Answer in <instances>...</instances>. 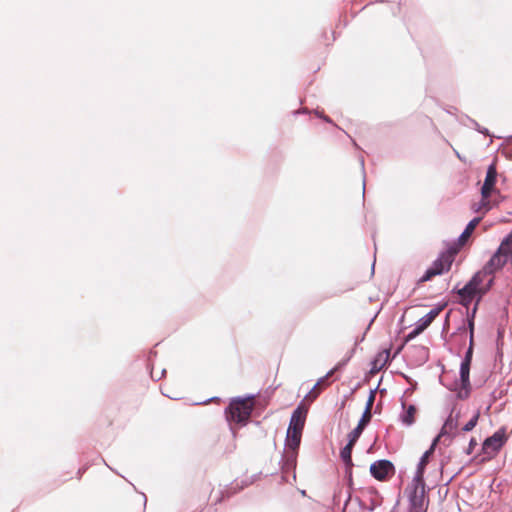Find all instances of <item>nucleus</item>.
<instances>
[{
	"mask_svg": "<svg viewBox=\"0 0 512 512\" xmlns=\"http://www.w3.org/2000/svg\"><path fill=\"white\" fill-rule=\"evenodd\" d=\"M494 282V272L487 269V265L482 270L478 271L472 279L458 291L463 303L467 306L476 297L481 298L485 295Z\"/></svg>",
	"mask_w": 512,
	"mask_h": 512,
	"instance_id": "nucleus-1",
	"label": "nucleus"
},
{
	"mask_svg": "<svg viewBox=\"0 0 512 512\" xmlns=\"http://www.w3.org/2000/svg\"><path fill=\"white\" fill-rule=\"evenodd\" d=\"M458 251V247L452 246L449 247L443 253H441L439 258L436 259L431 265V267H429L426 270L425 274L421 277L420 281H428L437 275H441L442 273L449 271Z\"/></svg>",
	"mask_w": 512,
	"mask_h": 512,
	"instance_id": "nucleus-2",
	"label": "nucleus"
},
{
	"mask_svg": "<svg viewBox=\"0 0 512 512\" xmlns=\"http://www.w3.org/2000/svg\"><path fill=\"white\" fill-rule=\"evenodd\" d=\"M509 262L512 263V232L504 238L486 265L487 269H491L495 273Z\"/></svg>",
	"mask_w": 512,
	"mask_h": 512,
	"instance_id": "nucleus-3",
	"label": "nucleus"
},
{
	"mask_svg": "<svg viewBox=\"0 0 512 512\" xmlns=\"http://www.w3.org/2000/svg\"><path fill=\"white\" fill-rule=\"evenodd\" d=\"M254 403L251 399H237L231 401L227 409V419L237 423H245L253 410Z\"/></svg>",
	"mask_w": 512,
	"mask_h": 512,
	"instance_id": "nucleus-4",
	"label": "nucleus"
},
{
	"mask_svg": "<svg viewBox=\"0 0 512 512\" xmlns=\"http://www.w3.org/2000/svg\"><path fill=\"white\" fill-rule=\"evenodd\" d=\"M508 440L506 428L501 427L492 436L486 438L482 445V451L488 455V459L494 458Z\"/></svg>",
	"mask_w": 512,
	"mask_h": 512,
	"instance_id": "nucleus-5",
	"label": "nucleus"
},
{
	"mask_svg": "<svg viewBox=\"0 0 512 512\" xmlns=\"http://www.w3.org/2000/svg\"><path fill=\"white\" fill-rule=\"evenodd\" d=\"M496 180L497 170L496 166L492 164L487 169L486 177L481 188L482 205L486 208V210L491 209L490 197L497 192L495 189Z\"/></svg>",
	"mask_w": 512,
	"mask_h": 512,
	"instance_id": "nucleus-6",
	"label": "nucleus"
},
{
	"mask_svg": "<svg viewBox=\"0 0 512 512\" xmlns=\"http://www.w3.org/2000/svg\"><path fill=\"white\" fill-rule=\"evenodd\" d=\"M412 512H426L428 500L425 496V482H413V491L410 497Z\"/></svg>",
	"mask_w": 512,
	"mask_h": 512,
	"instance_id": "nucleus-7",
	"label": "nucleus"
},
{
	"mask_svg": "<svg viewBox=\"0 0 512 512\" xmlns=\"http://www.w3.org/2000/svg\"><path fill=\"white\" fill-rule=\"evenodd\" d=\"M371 475L378 481H387L395 474V467L389 460H378L370 466Z\"/></svg>",
	"mask_w": 512,
	"mask_h": 512,
	"instance_id": "nucleus-8",
	"label": "nucleus"
},
{
	"mask_svg": "<svg viewBox=\"0 0 512 512\" xmlns=\"http://www.w3.org/2000/svg\"><path fill=\"white\" fill-rule=\"evenodd\" d=\"M459 413H456L453 415L451 413L448 418L446 419L445 423L443 424L440 433L433 441V446H436V444L444 439V441H451L452 438L456 435V432L458 430L459 425Z\"/></svg>",
	"mask_w": 512,
	"mask_h": 512,
	"instance_id": "nucleus-9",
	"label": "nucleus"
},
{
	"mask_svg": "<svg viewBox=\"0 0 512 512\" xmlns=\"http://www.w3.org/2000/svg\"><path fill=\"white\" fill-rule=\"evenodd\" d=\"M442 311V307H437L432 309L429 313H427L425 316H423L418 322L417 326L413 331H411L407 338L412 339L422 333L427 327L430 326V324L434 321V319L440 314Z\"/></svg>",
	"mask_w": 512,
	"mask_h": 512,
	"instance_id": "nucleus-10",
	"label": "nucleus"
},
{
	"mask_svg": "<svg viewBox=\"0 0 512 512\" xmlns=\"http://www.w3.org/2000/svg\"><path fill=\"white\" fill-rule=\"evenodd\" d=\"M308 408L302 404L293 412L288 430L302 432L304 429Z\"/></svg>",
	"mask_w": 512,
	"mask_h": 512,
	"instance_id": "nucleus-11",
	"label": "nucleus"
},
{
	"mask_svg": "<svg viewBox=\"0 0 512 512\" xmlns=\"http://www.w3.org/2000/svg\"><path fill=\"white\" fill-rule=\"evenodd\" d=\"M338 370V366L331 369L324 377H321L317 383L313 386V388L306 395L305 399L313 402L322 392L323 389L328 387L330 383L328 379Z\"/></svg>",
	"mask_w": 512,
	"mask_h": 512,
	"instance_id": "nucleus-12",
	"label": "nucleus"
},
{
	"mask_svg": "<svg viewBox=\"0 0 512 512\" xmlns=\"http://www.w3.org/2000/svg\"><path fill=\"white\" fill-rule=\"evenodd\" d=\"M434 449H435V446H433V444H432L430 449L427 450L423 454V456L421 457L420 462H419L418 467H417L416 474H415V476L413 478V482H422V481H424L425 467L428 464L429 457L433 454Z\"/></svg>",
	"mask_w": 512,
	"mask_h": 512,
	"instance_id": "nucleus-13",
	"label": "nucleus"
},
{
	"mask_svg": "<svg viewBox=\"0 0 512 512\" xmlns=\"http://www.w3.org/2000/svg\"><path fill=\"white\" fill-rule=\"evenodd\" d=\"M470 365L468 361H463L460 367V379L462 383V389L465 390V397L469 394L470 389V381H469V373H470Z\"/></svg>",
	"mask_w": 512,
	"mask_h": 512,
	"instance_id": "nucleus-14",
	"label": "nucleus"
},
{
	"mask_svg": "<svg viewBox=\"0 0 512 512\" xmlns=\"http://www.w3.org/2000/svg\"><path fill=\"white\" fill-rule=\"evenodd\" d=\"M237 489L232 488H219L217 491L212 490L211 497H213L215 504L221 503L225 498H229L235 493H237Z\"/></svg>",
	"mask_w": 512,
	"mask_h": 512,
	"instance_id": "nucleus-15",
	"label": "nucleus"
},
{
	"mask_svg": "<svg viewBox=\"0 0 512 512\" xmlns=\"http://www.w3.org/2000/svg\"><path fill=\"white\" fill-rule=\"evenodd\" d=\"M481 217L474 218L466 226L465 230L459 237V244L464 245L468 238L471 236L477 225L480 223Z\"/></svg>",
	"mask_w": 512,
	"mask_h": 512,
	"instance_id": "nucleus-16",
	"label": "nucleus"
},
{
	"mask_svg": "<svg viewBox=\"0 0 512 512\" xmlns=\"http://www.w3.org/2000/svg\"><path fill=\"white\" fill-rule=\"evenodd\" d=\"M301 436L302 432L288 430L286 439L288 447L292 450L298 449L301 442Z\"/></svg>",
	"mask_w": 512,
	"mask_h": 512,
	"instance_id": "nucleus-17",
	"label": "nucleus"
},
{
	"mask_svg": "<svg viewBox=\"0 0 512 512\" xmlns=\"http://www.w3.org/2000/svg\"><path fill=\"white\" fill-rule=\"evenodd\" d=\"M416 413V407L414 405H409L406 408L404 414L401 416L403 424H405L406 426H411L412 424H414L416 420Z\"/></svg>",
	"mask_w": 512,
	"mask_h": 512,
	"instance_id": "nucleus-18",
	"label": "nucleus"
},
{
	"mask_svg": "<svg viewBox=\"0 0 512 512\" xmlns=\"http://www.w3.org/2000/svg\"><path fill=\"white\" fill-rule=\"evenodd\" d=\"M353 447L354 445L348 442L347 445L340 452L341 459L348 467H351L353 465L351 456Z\"/></svg>",
	"mask_w": 512,
	"mask_h": 512,
	"instance_id": "nucleus-19",
	"label": "nucleus"
},
{
	"mask_svg": "<svg viewBox=\"0 0 512 512\" xmlns=\"http://www.w3.org/2000/svg\"><path fill=\"white\" fill-rule=\"evenodd\" d=\"M469 330H470V347L468 351L466 352L465 359L463 361H468V363H471L472 359V345H473V334H474V321L473 319L468 320Z\"/></svg>",
	"mask_w": 512,
	"mask_h": 512,
	"instance_id": "nucleus-20",
	"label": "nucleus"
},
{
	"mask_svg": "<svg viewBox=\"0 0 512 512\" xmlns=\"http://www.w3.org/2000/svg\"><path fill=\"white\" fill-rule=\"evenodd\" d=\"M389 357V352L385 351L383 353L378 354L373 362V370L379 371L386 364L387 359Z\"/></svg>",
	"mask_w": 512,
	"mask_h": 512,
	"instance_id": "nucleus-21",
	"label": "nucleus"
},
{
	"mask_svg": "<svg viewBox=\"0 0 512 512\" xmlns=\"http://www.w3.org/2000/svg\"><path fill=\"white\" fill-rule=\"evenodd\" d=\"M480 418V411L477 410L474 416L462 427V431L469 432L475 428Z\"/></svg>",
	"mask_w": 512,
	"mask_h": 512,
	"instance_id": "nucleus-22",
	"label": "nucleus"
},
{
	"mask_svg": "<svg viewBox=\"0 0 512 512\" xmlns=\"http://www.w3.org/2000/svg\"><path fill=\"white\" fill-rule=\"evenodd\" d=\"M371 417H372V414H371V412H369V410L368 411H364V413H363V415H362V417H361V419L359 421V424L361 426L366 427L368 425V423L370 422Z\"/></svg>",
	"mask_w": 512,
	"mask_h": 512,
	"instance_id": "nucleus-23",
	"label": "nucleus"
},
{
	"mask_svg": "<svg viewBox=\"0 0 512 512\" xmlns=\"http://www.w3.org/2000/svg\"><path fill=\"white\" fill-rule=\"evenodd\" d=\"M360 437V434L355 432L354 430H352L349 435H348V438H349V443H352L353 445L356 444L357 440L359 439Z\"/></svg>",
	"mask_w": 512,
	"mask_h": 512,
	"instance_id": "nucleus-24",
	"label": "nucleus"
},
{
	"mask_svg": "<svg viewBox=\"0 0 512 512\" xmlns=\"http://www.w3.org/2000/svg\"><path fill=\"white\" fill-rule=\"evenodd\" d=\"M374 400H375V394H374V392H371L370 396H369V399L367 401V404H366L365 411L369 410V412H371Z\"/></svg>",
	"mask_w": 512,
	"mask_h": 512,
	"instance_id": "nucleus-25",
	"label": "nucleus"
},
{
	"mask_svg": "<svg viewBox=\"0 0 512 512\" xmlns=\"http://www.w3.org/2000/svg\"><path fill=\"white\" fill-rule=\"evenodd\" d=\"M472 208H473V210H474L475 212H482V211H483V212L485 213V212H487V211H488V210H486V208L482 205V200L479 202V204H474Z\"/></svg>",
	"mask_w": 512,
	"mask_h": 512,
	"instance_id": "nucleus-26",
	"label": "nucleus"
},
{
	"mask_svg": "<svg viewBox=\"0 0 512 512\" xmlns=\"http://www.w3.org/2000/svg\"><path fill=\"white\" fill-rule=\"evenodd\" d=\"M472 208H473V210H474L475 212H482V211H483V212L485 213V212H487V211H488V210H486V208L482 205V200L479 202V204H474Z\"/></svg>",
	"mask_w": 512,
	"mask_h": 512,
	"instance_id": "nucleus-27",
	"label": "nucleus"
},
{
	"mask_svg": "<svg viewBox=\"0 0 512 512\" xmlns=\"http://www.w3.org/2000/svg\"><path fill=\"white\" fill-rule=\"evenodd\" d=\"M476 445H477L476 439L472 438L470 440V442H469V446H468V449H467V454H471Z\"/></svg>",
	"mask_w": 512,
	"mask_h": 512,
	"instance_id": "nucleus-28",
	"label": "nucleus"
},
{
	"mask_svg": "<svg viewBox=\"0 0 512 512\" xmlns=\"http://www.w3.org/2000/svg\"><path fill=\"white\" fill-rule=\"evenodd\" d=\"M364 429H365V427H364V426H361V425L358 423L357 427H356V428H354L353 430H354L355 432H357V433H359V434L361 435Z\"/></svg>",
	"mask_w": 512,
	"mask_h": 512,
	"instance_id": "nucleus-29",
	"label": "nucleus"
},
{
	"mask_svg": "<svg viewBox=\"0 0 512 512\" xmlns=\"http://www.w3.org/2000/svg\"><path fill=\"white\" fill-rule=\"evenodd\" d=\"M364 429H365V427H364V426H361V425L358 423L357 427H356V428H354L353 430H354L355 432H357V433H359V434L361 435Z\"/></svg>",
	"mask_w": 512,
	"mask_h": 512,
	"instance_id": "nucleus-30",
	"label": "nucleus"
},
{
	"mask_svg": "<svg viewBox=\"0 0 512 512\" xmlns=\"http://www.w3.org/2000/svg\"><path fill=\"white\" fill-rule=\"evenodd\" d=\"M459 330H465V321H463V325L461 328H459Z\"/></svg>",
	"mask_w": 512,
	"mask_h": 512,
	"instance_id": "nucleus-31",
	"label": "nucleus"
}]
</instances>
